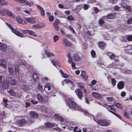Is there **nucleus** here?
<instances>
[{
  "mask_svg": "<svg viewBox=\"0 0 132 132\" xmlns=\"http://www.w3.org/2000/svg\"><path fill=\"white\" fill-rule=\"evenodd\" d=\"M6 24L7 26L12 30L13 32L16 35V30L12 26L7 23H6Z\"/></svg>",
  "mask_w": 132,
  "mask_h": 132,
  "instance_id": "obj_16",
  "label": "nucleus"
},
{
  "mask_svg": "<svg viewBox=\"0 0 132 132\" xmlns=\"http://www.w3.org/2000/svg\"><path fill=\"white\" fill-rule=\"evenodd\" d=\"M105 18H106V16H103L101 19H99V22L100 24H102L104 23V19Z\"/></svg>",
  "mask_w": 132,
  "mask_h": 132,
  "instance_id": "obj_29",
  "label": "nucleus"
},
{
  "mask_svg": "<svg viewBox=\"0 0 132 132\" xmlns=\"http://www.w3.org/2000/svg\"><path fill=\"white\" fill-rule=\"evenodd\" d=\"M120 95L121 96L124 97L126 96V93L124 91H122Z\"/></svg>",
  "mask_w": 132,
  "mask_h": 132,
  "instance_id": "obj_58",
  "label": "nucleus"
},
{
  "mask_svg": "<svg viewBox=\"0 0 132 132\" xmlns=\"http://www.w3.org/2000/svg\"><path fill=\"white\" fill-rule=\"evenodd\" d=\"M123 115L124 116L127 118H129V117L128 114L126 112H124Z\"/></svg>",
  "mask_w": 132,
  "mask_h": 132,
  "instance_id": "obj_59",
  "label": "nucleus"
},
{
  "mask_svg": "<svg viewBox=\"0 0 132 132\" xmlns=\"http://www.w3.org/2000/svg\"><path fill=\"white\" fill-rule=\"evenodd\" d=\"M65 103L67 105L71 108H74L76 107L77 104L72 99L70 98H66L65 99Z\"/></svg>",
  "mask_w": 132,
  "mask_h": 132,
  "instance_id": "obj_2",
  "label": "nucleus"
},
{
  "mask_svg": "<svg viewBox=\"0 0 132 132\" xmlns=\"http://www.w3.org/2000/svg\"><path fill=\"white\" fill-rule=\"evenodd\" d=\"M7 101H8V100L6 99H4L3 100V102L5 104L4 106H5L6 107L7 106V105H8V104L7 103Z\"/></svg>",
  "mask_w": 132,
  "mask_h": 132,
  "instance_id": "obj_53",
  "label": "nucleus"
},
{
  "mask_svg": "<svg viewBox=\"0 0 132 132\" xmlns=\"http://www.w3.org/2000/svg\"><path fill=\"white\" fill-rule=\"evenodd\" d=\"M94 10L95 11V13H97L99 11V10L97 7H95L94 9Z\"/></svg>",
  "mask_w": 132,
  "mask_h": 132,
  "instance_id": "obj_61",
  "label": "nucleus"
},
{
  "mask_svg": "<svg viewBox=\"0 0 132 132\" xmlns=\"http://www.w3.org/2000/svg\"><path fill=\"white\" fill-rule=\"evenodd\" d=\"M73 59L75 61H78L80 60V58L77 54H75L73 56Z\"/></svg>",
  "mask_w": 132,
  "mask_h": 132,
  "instance_id": "obj_22",
  "label": "nucleus"
},
{
  "mask_svg": "<svg viewBox=\"0 0 132 132\" xmlns=\"http://www.w3.org/2000/svg\"><path fill=\"white\" fill-rule=\"evenodd\" d=\"M124 84L122 81L119 82L117 85V87L119 89H122L124 87Z\"/></svg>",
  "mask_w": 132,
  "mask_h": 132,
  "instance_id": "obj_14",
  "label": "nucleus"
},
{
  "mask_svg": "<svg viewBox=\"0 0 132 132\" xmlns=\"http://www.w3.org/2000/svg\"><path fill=\"white\" fill-rule=\"evenodd\" d=\"M37 87L38 89L40 91H42L43 90V88L42 86L41 85L40 83H38L37 86Z\"/></svg>",
  "mask_w": 132,
  "mask_h": 132,
  "instance_id": "obj_37",
  "label": "nucleus"
},
{
  "mask_svg": "<svg viewBox=\"0 0 132 132\" xmlns=\"http://www.w3.org/2000/svg\"><path fill=\"white\" fill-rule=\"evenodd\" d=\"M25 20L27 22L31 23H34L35 22V19L34 18H25Z\"/></svg>",
  "mask_w": 132,
  "mask_h": 132,
  "instance_id": "obj_10",
  "label": "nucleus"
},
{
  "mask_svg": "<svg viewBox=\"0 0 132 132\" xmlns=\"http://www.w3.org/2000/svg\"><path fill=\"white\" fill-rule=\"evenodd\" d=\"M106 108H107V110L109 112H110L112 113H113V114H114V115H115L116 114V113H115L114 112H113V111H111L110 110H109V109H111V110H113L114 111H116V109H114V108H113L112 107H111V106L108 105V107H106Z\"/></svg>",
  "mask_w": 132,
  "mask_h": 132,
  "instance_id": "obj_20",
  "label": "nucleus"
},
{
  "mask_svg": "<svg viewBox=\"0 0 132 132\" xmlns=\"http://www.w3.org/2000/svg\"><path fill=\"white\" fill-rule=\"evenodd\" d=\"M126 52L127 54H132V49H131V45H129L127 46L125 49Z\"/></svg>",
  "mask_w": 132,
  "mask_h": 132,
  "instance_id": "obj_8",
  "label": "nucleus"
},
{
  "mask_svg": "<svg viewBox=\"0 0 132 132\" xmlns=\"http://www.w3.org/2000/svg\"><path fill=\"white\" fill-rule=\"evenodd\" d=\"M22 32L24 34H26L28 33L34 36H37V35L34 31H32L26 30H23Z\"/></svg>",
  "mask_w": 132,
  "mask_h": 132,
  "instance_id": "obj_7",
  "label": "nucleus"
},
{
  "mask_svg": "<svg viewBox=\"0 0 132 132\" xmlns=\"http://www.w3.org/2000/svg\"><path fill=\"white\" fill-rule=\"evenodd\" d=\"M37 98L39 102L42 103L44 101V99L41 95L39 93L37 94L36 95Z\"/></svg>",
  "mask_w": 132,
  "mask_h": 132,
  "instance_id": "obj_13",
  "label": "nucleus"
},
{
  "mask_svg": "<svg viewBox=\"0 0 132 132\" xmlns=\"http://www.w3.org/2000/svg\"><path fill=\"white\" fill-rule=\"evenodd\" d=\"M97 95L96 98L98 100L100 99L102 97V95L100 94H97Z\"/></svg>",
  "mask_w": 132,
  "mask_h": 132,
  "instance_id": "obj_60",
  "label": "nucleus"
},
{
  "mask_svg": "<svg viewBox=\"0 0 132 132\" xmlns=\"http://www.w3.org/2000/svg\"><path fill=\"white\" fill-rule=\"evenodd\" d=\"M51 62H52L53 65L54 66L56 67V65L58 66L59 67H60V65L59 63L57 61H55V60H53L52 61H51Z\"/></svg>",
  "mask_w": 132,
  "mask_h": 132,
  "instance_id": "obj_23",
  "label": "nucleus"
},
{
  "mask_svg": "<svg viewBox=\"0 0 132 132\" xmlns=\"http://www.w3.org/2000/svg\"><path fill=\"white\" fill-rule=\"evenodd\" d=\"M45 25L44 24H36L33 25V27L34 28H41L45 27Z\"/></svg>",
  "mask_w": 132,
  "mask_h": 132,
  "instance_id": "obj_12",
  "label": "nucleus"
},
{
  "mask_svg": "<svg viewBox=\"0 0 132 132\" xmlns=\"http://www.w3.org/2000/svg\"><path fill=\"white\" fill-rule=\"evenodd\" d=\"M106 100L109 101H112L113 100V98L111 97H108L106 98Z\"/></svg>",
  "mask_w": 132,
  "mask_h": 132,
  "instance_id": "obj_50",
  "label": "nucleus"
},
{
  "mask_svg": "<svg viewBox=\"0 0 132 132\" xmlns=\"http://www.w3.org/2000/svg\"><path fill=\"white\" fill-rule=\"evenodd\" d=\"M54 18L52 15H50L49 16V20L50 22L52 21H53Z\"/></svg>",
  "mask_w": 132,
  "mask_h": 132,
  "instance_id": "obj_49",
  "label": "nucleus"
},
{
  "mask_svg": "<svg viewBox=\"0 0 132 132\" xmlns=\"http://www.w3.org/2000/svg\"><path fill=\"white\" fill-rule=\"evenodd\" d=\"M46 54L48 57L53 56V54L50 52H46Z\"/></svg>",
  "mask_w": 132,
  "mask_h": 132,
  "instance_id": "obj_55",
  "label": "nucleus"
},
{
  "mask_svg": "<svg viewBox=\"0 0 132 132\" xmlns=\"http://www.w3.org/2000/svg\"><path fill=\"white\" fill-rule=\"evenodd\" d=\"M33 78L34 80L36 81V79H38L39 77L38 75L35 73H34L33 74Z\"/></svg>",
  "mask_w": 132,
  "mask_h": 132,
  "instance_id": "obj_30",
  "label": "nucleus"
},
{
  "mask_svg": "<svg viewBox=\"0 0 132 132\" xmlns=\"http://www.w3.org/2000/svg\"><path fill=\"white\" fill-rule=\"evenodd\" d=\"M30 116L33 118H37L38 117V114L34 111H31L30 112Z\"/></svg>",
  "mask_w": 132,
  "mask_h": 132,
  "instance_id": "obj_18",
  "label": "nucleus"
},
{
  "mask_svg": "<svg viewBox=\"0 0 132 132\" xmlns=\"http://www.w3.org/2000/svg\"><path fill=\"white\" fill-rule=\"evenodd\" d=\"M108 1V3L114 4L117 2V0H109Z\"/></svg>",
  "mask_w": 132,
  "mask_h": 132,
  "instance_id": "obj_45",
  "label": "nucleus"
},
{
  "mask_svg": "<svg viewBox=\"0 0 132 132\" xmlns=\"http://www.w3.org/2000/svg\"><path fill=\"white\" fill-rule=\"evenodd\" d=\"M17 22L19 23H22V21L21 18L19 16L17 17Z\"/></svg>",
  "mask_w": 132,
  "mask_h": 132,
  "instance_id": "obj_40",
  "label": "nucleus"
},
{
  "mask_svg": "<svg viewBox=\"0 0 132 132\" xmlns=\"http://www.w3.org/2000/svg\"><path fill=\"white\" fill-rule=\"evenodd\" d=\"M26 121L24 119H22L19 120L18 121V125L20 126H22L25 125Z\"/></svg>",
  "mask_w": 132,
  "mask_h": 132,
  "instance_id": "obj_15",
  "label": "nucleus"
},
{
  "mask_svg": "<svg viewBox=\"0 0 132 132\" xmlns=\"http://www.w3.org/2000/svg\"><path fill=\"white\" fill-rule=\"evenodd\" d=\"M8 92L11 96H14L16 95V93L12 90L8 91Z\"/></svg>",
  "mask_w": 132,
  "mask_h": 132,
  "instance_id": "obj_31",
  "label": "nucleus"
},
{
  "mask_svg": "<svg viewBox=\"0 0 132 132\" xmlns=\"http://www.w3.org/2000/svg\"><path fill=\"white\" fill-rule=\"evenodd\" d=\"M62 42L64 45L66 47H70L72 45L71 43L67 39L63 38L62 39Z\"/></svg>",
  "mask_w": 132,
  "mask_h": 132,
  "instance_id": "obj_6",
  "label": "nucleus"
},
{
  "mask_svg": "<svg viewBox=\"0 0 132 132\" xmlns=\"http://www.w3.org/2000/svg\"><path fill=\"white\" fill-rule=\"evenodd\" d=\"M115 105L116 106L117 108L120 109H122V107L121 105V104L119 103H117L115 104Z\"/></svg>",
  "mask_w": 132,
  "mask_h": 132,
  "instance_id": "obj_38",
  "label": "nucleus"
},
{
  "mask_svg": "<svg viewBox=\"0 0 132 132\" xmlns=\"http://www.w3.org/2000/svg\"><path fill=\"white\" fill-rule=\"evenodd\" d=\"M132 23V19H128L127 21V23L129 24H131Z\"/></svg>",
  "mask_w": 132,
  "mask_h": 132,
  "instance_id": "obj_64",
  "label": "nucleus"
},
{
  "mask_svg": "<svg viewBox=\"0 0 132 132\" xmlns=\"http://www.w3.org/2000/svg\"><path fill=\"white\" fill-rule=\"evenodd\" d=\"M40 11V13L41 15L43 16H44L45 15V11L44 9H43V10H42Z\"/></svg>",
  "mask_w": 132,
  "mask_h": 132,
  "instance_id": "obj_57",
  "label": "nucleus"
},
{
  "mask_svg": "<svg viewBox=\"0 0 132 132\" xmlns=\"http://www.w3.org/2000/svg\"><path fill=\"white\" fill-rule=\"evenodd\" d=\"M6 46H4L2 43L0 42V50L4 51L6 50Z\"/></svg>",
  "mask_w": 132,
  "mask_h": 132,
  "instance_id": "obj_25",
  "label": "nucleus"
},
{
  "mask_svg": "<svg viewBox=\"0 0 132 132\" xmlns=\"http://www.w3.org/2000/svg\"><path fill=\"white\" fill-rule=\"evenodd\" d=\"M60 23V21L58 19H56L54 23L53 24L58 25Z\"/></svg>",
  "mask_w": 132,
  "mask_h": 132,
  "instance_id": "obj_56",
  "label": "nucleus"
},
{
  "mask_svg": "<svg viewBox=\"0 0 132 132\" xmlns=\"http://www.w3.org/2000/svg\"><path fill=\"white\" fill-rule=\"evenodd\" d=\"M89 117L91 118H93L94 121L96 122L98 124L102 126H108L111 123V121L109 120L102 119L97 121L95 119L94 116L92 114H89Z\"/></svg>",
  "mask_w": 132,
  "mask_h": 132,
  "instance_id": "obj_1",
  "label": "nucleus"
},
{
  "mask_svg": "<svg viewBox=\"0 0 132 132\" xmlns=\"http://www.w3.org/2000/svg\"><path fill=\"white\" fill-rule=\"evenodd\" d=\"M6 2L3 0H0V5L1 6H4L6 5Z\"/></svg>",
  "mask_w": 132,
  "mask_h": 132,
  "instance_id": "obj_36",
  "label": "nucleus"
},
{
  "mask_svg": "<svg viewBox=\"0 0 132 132\" xmlns=\"http://www.w3.org/2000/svg\"><path fill=\"white\" fill-rule=\"evenodd\" d=\"M115 17V16L114 14H109L107 15L106 16V18H107L108 19H112L114 18Z\"/></svg>",
  "mask_w": 132,
  "mask_h": 132,
  "instance_id": "obj_24",
  "label": "nucleus"
},
{
  "mask_svg": "<svg viewBox=\"0 0 132 132\" xmlns=\"http://www.w3.org/2000/svg\"><path fill=\"white\" fill-rule=\"evenodd\" d=\"M9 71L10 74H13L14 73V70L13 68L9 67Z\"/></svg>",
  "mask_w": 132,
  "mask_h": 132,
  "instance_id": "obj_34",
  "label": "nucleus"
},
{
  "mask_svg": "<svg viewBox=\"0 0 132 132\" xmlns=\"http://www.w3.org/2000/svg\"><path fill=\"white\" fill-rule=\"evenodd\" d=\"M54 117L56 120H58L61 121H63L64 120L63 118L57 114H55L54 116Z\"/></svg>",
  "mask_w": 132,
  "mask_h": 132,
  "instance_id": "obj_11",
  "label": "nucleus"
},
{
  "mask_svg": "<svg viewBox=\"0 0 132 132\" xmlns=\"http://www.w3.org/2000/svg\"><path fill=\"white\" fill-rule=\"evenodd\" d=\"M122 8V10L124 9H125V8H124L123 7H121V6L120 7H119L118 6H115L114 7V9L115 11H118L119 10V9H120Z\"/></svg>",
  "mask_w": 132,
  "mask_h": 132,
  "instance_id": "obj_42",
  "label": "nucleus"
},
{
  "mask_svg": "<svg viewBox=\"0 0 132 132\" xmlns=\"http://www.w3.org/2000/svg\"><path fill=\"white\" fill-rule=\"evenodd\" d=\"M75 91L78 97L79 98L81 99V98L82 96V95L81 90L80 89H78L76 90H75Z\"/></svg>",
  "mask_w": 132,
  "mask_h": 132,
  "instance_id": "obj_9",
  "label": "nucleus"
},
{
  "mask_svg": "<svg viewBox=\"0 0 132 132\" xmlns=\"http://www.w3.org/2000/svg\"><path fill=\"white\" fill-rule=\"evenodd\" d=\"M17 36L21 37H24L23 35L22 34L20 33L18 31H17Z\"/></svg>",
  "mask_w": 132,
  "mask_h": 132,
  "instance_id": "obj_54",
  "label": "nucleus"
},
{
  "mask_svg": "<svg viewBox=\"0 0 132 132\" xmlns=\"http://www.w3.org/2000/svg\"><path fill=\"white\" fill-rule=\"evenodd\" d=\"M46 126L48 127H56L57 125L55 123L52 124L49 122H47L46 123Z\"/></svg>",
  "mask_w": 132,
  "mask_h": 132,
  "instance_id": "obj_21",
  "label": "nucleus"
},
{
  "mask_svg": "<svg viewBox=\"0 0 132 132\" xmlns=\"http://www.w3.org/2000/svg\"><path fill=\"white\" fill-rule=\"evenodd\" d=\"M89 7V5L87 4H84L83 5L84 9V10H87Z\"/></svg>",
  "mask_w": 132,
  "mask_h": 132,
  "instance_id": "obj_46",
  "label": "nucleus"
},
{
  "mask_svg": "<svg viewBox=\"0 0 132 132\" xmlns=\"http://www.w3.org/2000/svg\"><path fill=\"white\" fill-rule=\"evenodd\" d=\"M122 2L121 3V7L122 8L123 7L125 9H126L129 12L131 10V7L130 6H128L125 3L128 0H122Z\"/></svg>",
  "mask_w": 132,
  "mask_h": 132,
  "instance_id": "obj_4",
  "label": "nucleus"
},
{
  "mask_svg": "<svg viewBox=\"0 0 132 132\" xmlns=\"http://www.w3.org/2000/svg\"><path fill=\"white\" fill-rule=\"evenodd\" d=\"M36 6L37 7V8L39 9L40 11L43 9L42 7L40 5L36 4Z\"/></svg>",
  "mask_w": 132,
  "mask_h": 132,
  "instance_id": "obj_52",
  "label": "nucleus"
},
{
  "mask_svg": "<svg viewBox=\"0 0 132 132\" xmlns=\"http://www.w3.org/2000/svg\"><path fill=\"white\" fill-rule=\"evenodd\" d=\"M111 53H106V54L107 55L109 56V57L110 59L112 60L115 58V55L113 54H112L110 55L109 54Z\"/></svg>",
  "mask_w": 132,
  "mask_h": 132,
  "instance_id": "obj_26",
  "label": "nucleus"
},
{
  "mask_svg": "<svg viewBox=\"0 0 132 132\" xmlns=\"http://www.w3.org/2000/svg\"><path fill=\"white\" fill-rule=\"evenodd\" d=\"M76 110L78 111H80L81 112H83L84 113L85 115L89 117V113L86 111L84 110H83L80 106H78L77 105L76 107L75 108Z\"/></svg>",
  "mask_w": 132,
  "mask_h": 132,
  "instance_id": "obj_5",
  "label": "nucleus"
},
{
  "mask_svg": "<svg viewBox=\"0 0 132 132\" xmlns=\"http://www.w3.org/2000/svg\"><path fill=\"white\" fill-rule=\"evenodd\" d=\"M51 84L49 83H47L44 87V89L47 88H48V90H50L51 89Z\"/></svg>",
  "mask_w": 132,
  "mask_h": 132,
  "instance_id": "obj_28",
  "label": "nucleus"
},
{
  "mask_svg": "<svg viewBox=\"0 0 132 132\" xmlns=\"http://www.w3.org/2000/svg\"><path fill=\"white\" fill-rule=\"evenodd\" d=\"M67 18V19L69 21H73L75 20L74 18L72 16L70 15H69Z\"/></svg>",
  "mask_w": 132,
  "mask_h": 132,
  "instance_id": "obj_33",
  "label": "nucleus"
},
{
  "mask_svg": "<svg viewBox=\"0 0 132 132\" xmlns=\"http://www.w3.org/2000/svg\"><path fill=\"white\" fill-rule=\"evenodd\" d=\"M4 61L0 60V66H1L4 68H6V65L4 64Z\"/></svg>",
  "mask_w": 132,
  "mask_h": 132,
  "instance_id": "obj_27",
  "label": "nucleus"
},
{
  "mask_svg": "<svg viewBox=\"0 0 132 132\" xmlns=\"http://www.w3.org/2000/svg\"><path fill=\"white\" fill-rule=\"evenodd\" d=\"M127 40L129 41H132V35H130L127 36Z\"/></svg>",
  "mask_w": 132,
  "mask_h": 132,
  "instance_id": "obj_44",
  "label": "nucleus"
},
{
  "mask_svg": "<svg viewBox=\"0 0 132 132\" xmlns=\"http://www.w3.org/2000/svg\"><path fill=\"white\" fill-rule=\"evenodd\" d=\"M17 2L22 4L25 3V5H29V7H31L34 4V2L32 1L29 2L26 0H17Z\"/></svg>",
  "mask_w": 132,
  "mask_h": 132,
  "instance_id": "obj_3",
  "label": "nucleus"
},
{
  "mask_svg": "<svg viewBox=\"0 0 132 132\" xmlns=\"http://www.w3.org/2000/svg\"><path fill=\"white\" fill-rule=\"evenodd\" d=\"M78 87H80L81 89H82L84 87L83 83H78Z\"/></svg>",
  "mask_w": 132,
  "mask_h": 132,
  "instance_id": "obj_43",
  "label": "nucleus"
},
{
  "mask_svg": "<svg viewBox=\"0 0 132 132\" xmlns=\"http://www.w3.org/2000/svg\"><path fill=\"white\" fill-rule=\"evenodd\" d=\"M91 53L92 56L94 58L95 57L96 53L93 50L91 52Z\"/></svg>",
  "mask_w": 132,
  "mask_h": 132,
  "instance_id": "obj_47",
  "label": "nucleus"
},
{
  "mask_svg": "<svg viewBox=\"0 0 132 132\" xmlns=\"http://www.w3.org/2000/svg\"><path fill=\"white\" fill-rule=\"evenodd\" d=\"M127 37V36H126L125 37L124 36H122L121 37V40L122 41H123L124 42H126V38Z\"/></svg>",
  "mask_w": 132,
  "mask_h": 132,
  "instance_id": "obj_51",
  "label": "nucleus"
},
{
  "mask_svg": "<svg viewBox=\"0 0 132 132\" xmlns=\"http://www.w3.org/2000/svg\"><path fill=\"white\" fill-rule=\"evenodd\" d=\"M59 38V37L58 36L55 35L53 37V39L55 42H56Z\"/></svg>",
  "mask_w": 132,
  "mask_h": 132,
  "instance_id": "obj_41",
  "label": "nucleus"
},
{
  "mask_svg": "<svg viewBox=\"0 0 132 132\" xmlns=\"http://www.w3.org/2000/svg\"><path fill=\"white\" fill-rule=\"evenodd\" d=\"M3 10L5 11V12L7 15L9 16H11L12 15V13L11 12L7 11L5 9H3Z\"/></svg>",
  "mask_w": 132,
  "mask_h": 132,
  "instance_id": "obj_35",
  "label": "nucleus"
},
{
  "mask_svg": "<svg viewBox=\"0 0 132 132\" xmlns=\"http://www.w3.org/2000/svg\"><path fill=\"white\" fill-rule=\"evenodd\" d=\"M63 81L65 82L66 84L70 83V85H73V82L69 79H64L63 80Z\"/></svg>",
  "mask_w": 132,
  "mask_h": 132,
  "instance_id": "obj_32",
  "label": "nucleus"
},
{
  "mask_svg": "<svg viewBox=\"0 0 132 132\" xmlns=\"http://www.w3.org/2000/svg\"><path fill=\"white\" fill-rule=\"evenodd\" d=\"M106 44L103 42H101L99 43L98 45L99 47L101 49L103 50L105 46H106Z\"/></svg>",
  "mask_w": 132,
  "mask_h": 132,
  "instance_id": "obj_19",
  "label": "nucleus"
},
{
  "mask_svg": "<svg viewBox=\"0 0 132 132\" xmlns=\"http://www.w3.org/2000/svg\"><path fill=\"white\" fill-rule=\"evenodd\" d=\"M69 30H70L74 34H76V32L72 27L69 26Z\"/></svg>",
  "mask_w": 132,
  "mask_h": 132,
  "instance_id": "obj_39",
  "label": "nucleus"
},
{
  "mask_svg": "<svg viewBox=\"0 0 132 132\" xmlns=\"http://www.w3.org/2000/svg\"><path fill=\"white\" fill-rule=\"evenodd\" d=\"M111 81L112 85L114 86L116 84V81L115 79L113 78L111 79Z\"/></svg>",
  "mask_w": 132,
  "mask_h": 132,
  "instance_id": "obj_48",
  "label": "nucleus"
},
{
  "mask_svg": "<svg viewBox=\"0 0 132 132\" xmlns=\"http://www.w3.org/2000/svg\"><path fill=\"white\" fill-rule=\"evenodd\" d=\"M81 75L82 77L86 80L88 78V76L86 72L84 71H81Z\"/></svg>",
  "mask_w": 132,
  "mask_h": 132,
  "instance_id": "obj_17",
  "label": "nucleus"
},
{
  "mask_svg": "<svg viewBox=\"0 0 132 132\" xmlns=\"http://www.w3.org/2000/svg\"><path fill=\"white\" fill-rule=\"evenodd\" d=\"M5 11L1 10L0 11V14L3 16H4L5 15Z\"/></svg>",
  "mask_w": 132,
  "mask_h": 132,
  "instance_id": "obj_62",
  "label": "nucleus"
},
{
  "mask_svg": "<svg viewBox=\"0 0 132 132\" xmlns=\"http://www.w3.org/2000/svg\"><path fill=\"white\" fill-rule=\"evenodd\" d=\"M71 63L72 68L74 69L75 67V63L73 62H72Z\"/></svg>",
  "mask_w": 132,
  "mask_h": 132,
  "instance_id": "obj_63",
  "label": "nucleus"
}]
</instances>
